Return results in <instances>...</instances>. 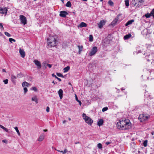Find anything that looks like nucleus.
<instances>
[{
    "instance_id": "nucleus-7",
    "label": "nucleus",
    "mask_w": 154,
    "mask_h": 154,
    "mask_svg": "<svg viewBox=\"0 0 154 154\" xmlns=\"http://www.w3.org/2000/svg\"><path fill=\"white\" fill-rule=\"evenodd\" d=\"M97 49H92L89 53V56H92L94 55L97 52Z\"/></svg>"
},
{
    "instance_id": "nucleus-55",
    "label": "nucleus",
    "mask_w": 154,
    "mask_h": 154,
    "mask_svg": "<svg viewBox=\"0 0 154 154\" xmlns=\"http://www.w3.org/2000/svg\"><path fill=\"white\" fill-rule=\"evenodd\" d=\"M56 150L57 151L59 152H63V151H60V150H57V149H56Z\"/></svg>"
},
{
    "instance_id": "nucleus-57",
    "label": "nucleus",
    "mask_w": 154,
    "mask_h": 154,
    "mask_svg": "<svg viewBox=\"0 0 154 154\" xmlns=\"http://www.w3.org/2000/svg\"><path fill=\"white\" fill-rule=\"evenodd\" d=\"M52 83H54V85H55V84H57V82H56V83H55L54 81H53L52 82Z\"/></svg>"
},
{
    "instance_id": "nucleus-10",
    "label": "nucleus",
    "mask_w": 154,
    "mask_h": 154,
    "mask_svg": "<svg viewBox=\"0 0 154 154\" xmlns=\"http://www.w3.org/2000/svg\"><path fill=\"white\" fill-rule=\"evenodd\" d=\"M68 14V13L66 11H61L60 12V16L63 17H65Z\"/></svg>"
},
{
    "instance_id": "nucleus-34",
    "label": "nucleus",
    "mask_w": 154,
    "mask_h": 154,
    "mask_svg": "<svg viewBox=\"0 0 154 154\" xmlns=\"http://www.w3.org/2000/svg\"><path fill=\"white\" fill-rule=\"evenodd\" d=\"M97 147L99 149H101L102 148V146L100 143H99L97 145Z\"/></svg>"
},
{
    "instance_id": "nucleus-43",
    "label": "nucleus",
    "mask_w": 154,
    "mask_h": 154,
    "mask_svg": "<svg viewBox=\"0 0 154 154\" xmlns=\"http://www.w3.org/2000/svg\"><path fill=\"white\" fill-rule=\"evenodd\" d=\"M5 84H7L8 83V79H6L3 81Z\"/></svg>"
},
{
    "instance_id": "nucleus-48",
    "label": "nucleus",
    "mask_w": 154,
    "mask_h": 154,
    "mask_svg": "<svg viewBox=\"0 0 154 154\" xmlns=\"http://www.w3.org/2000/svg\"><path fill=\"white\" fill-rule=\"evenodd\" d=\"M82 49H79V51L78 52V53L79 54H81V51H82Z\"/></svg>"
},
{
    "instance_id": "nucleus-23",
    "label": "nucleus",
    "mask_w": 154,
    "mask_h": 154,
    "mask_svg": "<svg viewBox=\"0 0 154 154\" xmlns=\"http://www.w3.org/2000/svg\"><path fill=\"white\" fill-rule=\"evenodd\" d=\"M66 6L68 7H70L71 6V4L70 1H68L66 5Z\"/></svg>"
},
{
    "instance_id": "nucleus-36",
    "label": "nucleus",
    "mask_w": 154,
    "mask_h": 154,
    "mask_svg": "<svg viewBox=\"0 0 154 154\" xmlns=\"http://www.w3.org/2000/svg\"><path fill=\"white\" fill-rule=\"evenodd\" d=\"M57 75L59 77H62V78H64V77L63 76V75L62 74L60 73H57Z\"/></svg>"
},
{
    "instance_id": "nucleus-42",
    "label": "nucleus",
    "mask_w": 154,
    "mask_h": 154,
    "mask_svg": "<svg viewBox=\"0 0 154 154\" xmlns=\"http://www.w3.org/2000/svg\"><path fill=\"white\" fill-rule=\"evenodd\" d=\"M23 90L24 91V93L26 94L27 92L28 91L27 88L26 87L24 88Z\"/></svg>"
},
{
    "instance_id": "nucleus-44",
    "label": "nucleus",
    "mask_w": 154,
    "mask_h": 154,
    "mask_svg": "<svg viewBox=\"0 0 154 154\" xmlns=\"http://www.w3.org/2000/svg\"><path fill=\"white\" fill-rule=\"evenodd\" d=\"M0 26L1 27V30H3L4 29V28L2 24L1 23H0Z\"/></svg>"
},
{
    "instance_id": "nucleus-2",
    "label": "nucleus",
    "mask_w": 154,
    "mask_h": 154,
    "mask_svg": "<svg viewBox=\"0 0 154 154\" xmlns=\"http://www.w3.org/2000/svg\"><path fill=\"white\" fill-rule=\"evenodd\" d=\"M48 45L49 47H54L56 46L57 41L54 36H49L47 38Z\"/></svg>"
},
{
    "instance_id": "nucleus-49",
    "label": "nucleus",
    "mask_w": 154,
    "mask_h": 154,
    "mask_svg": "<svg viewBox=\"0 0 154 154\" xmlns=\"http://www.w3.org/2000/svg\"><path fill=\"white\" fill-rule=\"evenodd\" d=\"M52 76L53 77H55L56 79L57 77L55 75L54 73L52 74Z\"/></svg>"
},
{
    "instance_id": "nucleus-59",
    "label": "nucleus",
    "mask_w": 154,
    "mask_h": 154,
    "mask_svg": "<svg viewBox=\"0 0 154 154\" xmlns=\"http://www.w3.org/2000/svg\"><path fill=\"white\" fill-rule=\"evenodd\" d=\"M79 143H80L79 142H75V144H77Z\"/></svg>"
},
{
    "instance_id": "nucleus-13",
    "label": "nucleus",
    "mask_w": 154,
    "mask_h": 154,
    "mask_svg": "<svg viewBox=\"0 0 154 154\" xmlns=\"http://www.w3.org/2000/svg\"><path fill=\"white\" fill-rule=\"evenodd\" d=\"M11 80L12 82L13 83H14L15 82L16 79L17 78L16 77L13 75H11Z\"/></svg>"
},
{
    "instance_id": "nucleus-56",
    "label": "nucleus",
    "mask_w": 154,
    "mask_h": 154,
    "mask_svg": "<svg viewBox=\"0 0 154 154\" xmlns=\"http://www.w3.org/2000/svg\"><path fill=\"white\" fill-rule=\"evenodd\" d=\"M2 71L3 72H6V71L5 70V69H2Z\"/></svg>"
},
{
    "instance_id": "nucleus-47",
    "label": "nucleus",
    "mask_w": 154,
    "mask_h": 154,
    "mask_svg": "<svg viewBox=\"0 0 154 154\" xmlns=\"http://www.w3.org/2000/svg\"><path fill=\"white\" fill-rule=\"evenodd\" d=\"M32 89L34 91H37V89L35 87H33L32 88Z\"/></svg>"
},
{
    "instance_id": "nucleus-24",
    "label": "nucleus",
    "mask_w": 154,
    "mask_h": 154,
    "mask_svg": "<svg viewBox=\"0 0 154 154\" xmlns=\"http://www.w3.org/2000/svg\"><path fill=\"white\" fill-rule=\"evenodd\" d=\"M108 4L110 6H113L114 5V3L111 0H109L108 2Z\"/></svg>"
},
{
    "instance_id": "nucleus-32",
    "label": "nucleus",
    "mask_w": 154,
    "mask_h": 154,
    "mask_svg": "<svg viewBox=\"0 0 154 154\" xmlns=\"http://www.w3.org/2000/svg\"><path fill=\"white\" fill-rule=\"evenodd\" d=\"M93 37L92 35H90L89 37V41L90 42H92L93 40Z\"/></svg>"
},
{
    "instance_id": "nucleus-19",
    "label": "nucleus",
    "mask_w": 154,
    "mask_h": 154,
    "mask_svg": "<svg viewBox=\"0 0 154 154\" xmlns=\"http://www.w3.org/2000/svg\"><path fill=\"white\" fill-rule=\"evenodd\" d=\"M22 85L23 87H24L25 86L28 87L29 86V84L27 82H24L23 83Z\"/></svg>"
},
{
    "instance_id": "nucleus-61",
    "label": "nucleus",
    "mask_w": 154,
    "mask_h": 154,
    "mask_svg": "<svg viewBox=\"0 0 154 154\" xmlns=\"http://www.w3.org/2000/svg\"><path fill=\"white\" fill-rule=\"evenodd\" d=\"M66 121L65 120H64L63 122V123L64 124V123H65L66 122Z\"/></svg>"
},
{
    "instance_id": "nucleus-38",
    "label": "nucleus",
    "mask_w": 154,
    "mask_h": 154,
    "mask_svg": "<svg viewBox=\"0 0 154 154\" xmlns=\"http://www.w3.org/2000/svg\"><path fill=\"white\" fill-rule=\"evenodd\" d=\"M108 109V107H106L103 108L102 109V111L103 112L106 111Z\"/></svg>"
},
{
    "instance_id": "nucleus-15",
    "label": "nucleus",
    "mask_w": 154,
    "mask_h": 154,
    "mask_svg": "<svg viewBox=\"0 0 154 154\" xmlns=\"http://www.w3.org/2000/svg\"><path fill=\"white\" fill-rule=\"evenodd\" d=\"M44 135L43 134L41 135L39 137L38 139V141H42L44 138Z\"/></svg>"
},
{
    "instance_id": "nucleus-31",
    "label": "nucleus",
    "mask_w": 154,
    "mask_h": 154,
    "mask_svg": "<svg viewBox=\"0 0 154 154\" xmlns=\"http://www.w3.org/2000/svg\"><path fill=\"white\" fill-rule=\"evenodd\" d=\"M151 16L152 15L150 13V14L148 13L145 14V17L147 18Z\"/></svg>"
},
{
    "instance_id": "nucleus-54",
    "label": "nucleus",
    "mask_w": 154,
    "mask_h": 154,
    "mask_svg": "<svg viewBox=\"0 0 154 154\" xmlns=\"http://www.w3.org/2000/svg\"><path fill=\"white\" fill-rule=\"evenodd\" d=\"M57 79V80L60 82L61 81V80L60 79L58 78V77H57V78H56Z\"/></svg>"
},
{
    "instance_id": "nucleus-58",
    "label": "nucleus",
    "mask_w": 154,
    "mask_h": 154,
    "mask_svg": "<svg viewBox=\"0 0 154 154\" xmlns=\"http://www.w3.org/2000/svg\"><path fill=\"white\" fill-rule=\"evenodd\" d=\"M44 132H46L48 131V130L47 129H45L44 130Z\"/></svg>"
},
{
    "instance_id": "nucleus-64",
    "label": "nucleus",
    "mask_w": 154,
    "mask_h": 154,
    "mask_svg": "<svg viewBox=\"0 0 154 154\" xmlns=\"http://www.w3.org/2000/svg\"><path fill=\"white\" fill-rule=\"evenodd\" d=\"M68 119H69V120L70 121V120H71V119L70 118H68Z\"/></svg>"
},
{
    "instance_id": "nucleus-27",
    "label": "nucleus",
    "mask_w": 154,
    "mask_h": 154,
    "mask_svg": "<svg viewBox=\"0 0 154 154\" xmlns=\"http://www.w3.org/2000/svg\"><path fill=\"white\" fill-rule=\"evenodd\" d=\"M0 128H2L3 129L4 131H5L6 132H8V129H7L5 127L2 125V126Z\"/></svg>"
},
{
    "instance_id": "nucleus-45",
    "label": "nucleus",
    "mask_w": 154,
    "mask_h": 154,
    "mask_svg": "<svg viewBox=\"0 0 154 154\" xmlns=\"http://www.w3.org/2000/svg\"><path fill=\"white\" fill-rule=\"evenodd\" d=\"M50 108L48 106H47L46 107V110L47 112H49Z\"/></svg>"
},
{
    "instance_id": "nucleus-8",
    "label": "nucleus",
    "mask_w": 154,
    "mask_h": 154,
    "mask_svg": "<svg viewBox=\"0 0 154 154\" xmlns=\"http://www.w3.org/2000/svg\"><path fill=\"white\" fill-rule=\"evenodd\" d=\"M8 11L7 8H3L0 7V14H6Z\"/></svg>"
},
{
    "instance_id": "nucleus-9",
    "label": "nucleus",
    "mask_w": 154,
    "mask_h": 154,
    "mask_svg": "<svg viewBox=\"0 0 154 154\" xmlns=\"http://www.w3.org/2000/svg\"><path fill=\"white\" fill-rule=\"evenodd\" d=\"M35 65L37 66L38 69H39L41 68V65L40 62L37 60H34L33 61Z\"/></svg>"
},
{
    "instance_id": "nucleus-29",
    "label": "nucleus",
    "mask_w": 154,
    "mask_h": 154,
    "mask_svg": "<svg viewBox=\"0 0 154 154\" xmlns=\"http://www.w3.org/2000/svg\"><path fill=\"white\" fill-rule=\"evenodd\" d=\"M125 5L126 6L128 7L129 5V0H125Z\"/></svg>"
},
{
    "instance_id": "nucleus-60",
    "label": "nucleus",
    "mask_w": 154,
    "mask_h": 154,
    "mask_svg": "<svg viewBox=\"0 0 154 154\" xmlns=\"http://www.w3.org/2000/svg\"><path fill=\"white\" fill-rule=\"evenodd\" d=\"M154 134V131L152 132H151V134L152 135H153Z\"/></svg>"
},
{
    "instance_id": "nucleus-62",
    "label": "nucleus",
    "mask_w": 154,
    "mask_h": 154,
    "mask_svg": "<svg viewBox=\"0 0 154 154\" xmlns=\"http://www.w3.org/2000/svg\"><path fill=\"white\" fill-rule=\"evenodd\" d=\"M78 47H79V48H82V46L81 47H80L79 46H78Z\"/></svg>"
},
{
    "instance_id": "nucleus-41",
    "label": "nucleus",
    "mask_w": 154,
    "mask_h": 154,
    "mask_svg": "<svg viewBox=\"0 0 154 154\" xmlns=\"http://www.w3.org/2000/svg\"><path fill=\"white\" fill-rule=\"evenodd\" d=\"M150 14L153 17V15H154V8L152 9V10L150 12Z\"/></svg>"
},
{
    "instance_id": "nucleus-11",
    "label": "nucleus",
    "mask_w": 154,
    "mask_h": 154,
    "mask_svg": "<svg viewBox=\"0 0 154 154\" xmlns=\"http://www.w3.org/2000/svg\"><path fill=\"white\" fill-rule=\"evenodd\" d=\"M19 53L21 57L22 58H24L25 56V52L23 49H20Z\"/></svg>"
},
{
    "instance_id": "nucleus-40",
    "label": "nucleus",
    "mask_w": 154,
    "mask_h": 154,
    "mask_svg": "<svg viewBox=\"0 0 154 154\" xmlns=\"http://www.w3.org/2000/svg\"><path fill=\"white\" fill-rule=\"evenodd\" d=\"M5 34L6 35H7L8 37H10L11 36V35H10V34H9V33H8L7 32H5Z\"/></svg>"
},
{
    "instance_id": "nucleus-26",
    "label": "nucleus",
    "mask_w": 154,
    "mask_h": 154,
    "mask_svg": "<svg viewBox=\"0 0 154 154\" xmlns=\"http://www.w3.org/2000/svg\"><path fill=\"white\" fill-rule=\"evenodd\" d=\"M32 101H35L37 103L38 102L37 99L36 97H32Z\"/></svg>"
},
{
    "instance_id": "nucleus-46",
    "label": "nucleus",
    "mask_w": 154,
    "mask_h": 154,
    "mask_svg": "<svg viewBox=\"0 0 154 154\" xmlns=\"http://www.w3.org/2000/svg\"><path fill=\"white\" fill-rule=\"evenodd\" d=\"M2 142L3 143H8V141L6 140H2Z\"/></svg>"
},
{
    "instance_id": "nucleus-28",
    "label": "nucleus",
    "mask_w": 154,
    "mask_h": 154,
    "mask_svg": "<svg viewBox=\"0 0 154 154\" xmlns=\"http://www.w3.org/2000/svg\"><path fill=\"white\" fill-rule=\"evenodd\" d=\"M14 129L16 131V132H17L18 135L19 136H20V134L19 131V130H18V129L17 127H15L14 128Z\"/></svg>"
},
{
    "instance_id": "nucleus-63",
    "label": "nucleus",
    "mask_w": 154,
    "mask_h": 154,
    "mask_svg": "<svg viewBox=\"0 0 154 154\" xmlns=\"http://www.w3.org/2000/svg\"><path fill=\"white\" fill-rule=\"evenodd\" d=\"M125 90V89H124V88H121V90L122 91H123V90Z\"/></svg>"
},
{
    "instance_id": "nucleus-16",
    "label": "nucleus",
    "mask_w": 154,
    "mask_h": 154,
    "mask_svg": "<svg viewBox=\"0 0 154 154\" xmlns=\"http://www.w3.org/2000/svg\"><path fill=\"white\" fill-rule=\"evenodd\" d=\"M87 26V24L85 23L82 22L79 25V26L82 28L83 27H86Z\"/></svg>"
},
{
    "instance_id": "nucleus-39",
    "label": "nucleus",
    "mask_w": 154,
    "mask_h": 154,
    "mask_svg": "<svg viewBox=\"0 0 154 154\" xmlns=\"http://www.w3.org/2000/svg\"><path fill=\"white\" fill-rule=\"evenodd\" d=\"M9 41L10 42L12 43V42H15L16 40L12 38H9Z\"/></svg>"
},
{
    "instance_id": "nucleus-20",
    "label": "nucleus",
    "mask_w": 154,
    "mask_h": 154,
    "mask_svg": "<svg viewBox=\"0 0 154 154\" xmlns=\"http://www.w3.org/2000/svg\"><path fill=\"white\" fill-rule=\"evenodd\" d=\"M70 67L69 66H67L63 69V72L64 73L68 72L70 69Z\"/></svg>"
},
{
    "instance_id": "nucleus-25",
    "label": "nucleus",
    "mask_w": 154,
    "mask_h": 154,
    "mask_svg": "<svg viewBox=\"0 0 154 154\" xmlns=\"http://www.w3.org/2000/svg\"><path fill=\"white\" fill-rule=\"evenodd\" d=\"M75 100H76L79 102V104L80 106H81L82 104V103L81 101L79 100L78 98L77 97L76 94H75Z\"/></svg>"
},
{
    "instance_id": "nucleus-14",
    "label": "nucleus",
    "mask_w": 154,
    "mask_h": 154,
    "mask_svg": "<svg viewBox=\"0 0 154 154\" xmlns=\"http://www.w3.org/2000/svg\"><path fill=\"white\" fill-rule=\"evenodd\" d=\"M58 94L60 97V99H61L63 97V91L62 89H60L58 92Z\"/></svg>"
},
{
    "instance_id": "nucleus-21",
    "label": "nucleus",
    "mask_w": 154,
    "mask_h": 154,
    "mask_svg": "<svg viewBox=\"0 0 154 154\" xmlns=\"http://www.w3.org/2000/svg\"><path fill=\"white\" fill-rule=\"evenodd\" d=\"M131 34H128V35H126L124 36V39L125 40H127L129 38H130L131 37Z\"/></svg>"
},
{
    "instance_id": "nucleus-33",
    "label": "nucleus",
    "mask_w": 154,
    "mask_h": 154,
    "mask_svg": "<svg viewBox=\"0 0 154 154\" xmlns=\"http://www.w3.org/2000/svg\"><path fill=\"white\" fill-rule=\"evenodd\" d=\"M147 140H145L143 143V145L144 147H146L147 146Z\"/></svg>"
},
{
    "instance_id": "nucleus-35",
    "label": "nucleus",
    "mask_w": 154,
    "mask_h": 154,
    "mask_svg": "<svg viewBox=\"0 0 154 154\" xmlns=\"http://www.w3.org/2000/svg\"><path fill=\"white\" fill-rule=\"evenodd\" d=\"M141 51L140 50H139L138 51H134L133 53L134 54H137L139 53H141Z\"/></svg>"
},
{
    "instance_id": "nucleus-6",
    "label": "nucleus",
    "mask_w": 154,
    "mask_h": 154,
    "mask_svg": "<svg viewBox=\"0 0 154 154\" xmlns=\"http://www.w3.org/2000/svg\"><path fill=\"white\" fill-rule=\"evenodd\" d=\"M120 15H121V14H119L118 15L117 17H116V18H115L114 19V20L112 21L111 23V25H112V26H114L116 25V24L117 23V22H118V21L119 19V16H120Z\"/></svg>"
},
{
    "instance_id": "nucleus-30",
    "label": "nucleus",
    "mask_w": 154,
    "mask_h": 154,
    "mask_svg": "<svg viewBox=\"0 0 154 154\" xmlns=\"http://www.w3.org/2000/svg\"><path fill=\"white\" fill-rule=\"evenodd\" d=\"M131 3L134 6L136 5V4H137L135 0H132Z\"/></svg>"
},
{
    "instance_id": "nucleus-17",
    "label": "nucleus",
    "mask_w": 154,
    "mask_h": 154,
    "mask_svg": "<svg viewBox=\"0 0 154 154\" xmlns=\"http://www.w3.org/2000/svg\"><path fill=\"white\" fill-rule=\"evenodd\" d=\"M134 21V20L133 19L129 20L125 24V26H127L131 24Z\"/></svg>"
},
{
    "instance_id": "nucleus-22",
    "label": "nucleus",
    "mask_w": 154,
    "mask_h": 154,
    "mask_svg": "<svg viewBox=\"0 0 154 154\" xmlns=\"http://www.w3.org/2000/svg\"><path fill=\"white\" fill-rule=\"evenodd\" d=\"M137 3V5H140V4L143 3V0H135Z\"/></svg>"
},
{
    "instance_id": "nucleus-3",
    "label": "nucleus",
    "mask_w": 154,
    "mask_h": 154,
    "mask_svg": "<svg viewBox=\"0 0 154 154\" xmlns=\"http://www.w3.org/2000/svg\"><path fill=\"white\" fill-rule=\"evenodd\" d=\"M82 117L83 119L85 121L86 123L89 125H91L93 122V120L89 117L86 116V115L83 113L82 114Z\"/></svg>"
},
{
    "instance_id": "nucleus-5",
    "label": "nucleus",
    "mask_w": 154,
    "mask_h": 154,
    "mask_svg": "<svg viewBox=\"0 0 154 154\" xmlns=\"http://www.w3.org/2000/svg\"><path fill=\"white\" fill-rule=\"evenodd\" d=\"M20 19L21 22L22 24L25 25L27 23V20L25 16L23 15H20Z\"/></svg>"
},
{
    "instance_id": "nucleus-4",
    "label": "nucleus",
    "mask_w": 154,
    "mask_h": 154,
    "mask_svg": "<svg viewBox=\"0 0 154 154\" xmlns=\"http://www.w3.org/2000/svg\"><path fill=\"white\" fill-rule=\"evenodd\" d=\"M149 117V116H145L144 114H142L139 115L138 119L141 122H146Z\"/></svg>"
},
{
    "instance_id": "nucleus-1",
    "label": "nucleus",
    "mask_w": 154,
    "mask_h": 154,
    "mask_svg": "<svg viewBox=\"0 0 154 154\" xmlns=\"http://www.w3.org/2000/svg\"><path fill=\"white\" fill-rule=\"evenodd\" d=\"M131 123L129 120H122L118 122L117 127L118 129L122 130H126L130 128Z\"/></svg>"
},
{
    "instance_id": "nucleus-51",
    "label": "nucleus",
    "mask_w": 154,
    "mask_h": 154,
    "mask_svg": "<svg viewBox=\"0 0 154 154\" xmlns=\"http://www.w3.org/2000/svg\"><path fill=\"white\" fill-rule=\"evenodd\" d=\"M67 150L66 149L64 150L63 152H64V153H66L67 152Z\"/></svg>"
},
{
    "instance_id": "nucleus-18",
    "label": "nucleus",
    "mask_w": 154,
    "mask_h": 154,
    "mask_svg": "<svg viewBox=\"0 0 154 154\" xmlns=\"http://www.w3.org/2000/svg\"><path fill=\"white\" fill-rule=\"evenodd\" d=\"M103 123V121L102 119H100L97 122V125L99 126H100L102 125Z\"/></svg>"
},
{
    "instance_id": "nucleus-50",
    "label": "nucleus",
    "mask_w": 154,
    "mask_h": 154,
    "mask_svg": "<svg viewBox=\"0 0 154 154\" xmlns=\"http://www.w3.org/2000/svg\"><path fill=\"white\" fill-rule=\"evenodd\" d=\"M47 65L49 68H51L52 66V65L49 64H48Z\"/></svg>"
},
{
    "instance_id": "nucleus-53",
    "label": "nucleus",
    "mask_w": 154,
    "mask_h": 154,
    "mask_svg": "<svg viewBox=\"0 0 154 154\" xmlns=\"http://www.w3.org/2000/svg\"><path fill=\"white\" fill-rule=\"evenodd\" d=\"M110 143H111V142H106V145H109V144H110Z\"/></svg>"
},
{
    "instance_id": "nucleus-12",
    "label": "nucleus",
    "mask_w": 154,
    "mask_h": 154,
    "mask_svg": "<svg viewBox=\"0 0 154 154\" xmlns=\"http://www.w3.org/2000/svg\"><path fill=\"white\" fill-rule=\"evenodd\" d=\"M105 23V21L104 20H101L100 22L98 23V27L100 28H102Z\"/></svg>"
},
{
    "instance_id": "nucleus-52",
    "label": "nucleus",
    "mask_w": 154,
    "mask_h": 154,
    "mask_svg": "<svg viewBox=\"0 0 154 154\" xmlns=\"http://www.w3.org/2000/svg\"><path fill=\"white\" fill-rule=\"evenodd\" d=\"M104 56H105V55L104 54H103V55H101V54H100L99 55V57H104Z\"/></svg>"
},
{
    "instance_id": "nucleus-37",
    "label": "nucleus",
    "mask_w": 154,
    "mask_h": 154,
    "mask_svg": "<svg viewBox=\"0 0 154 154\" xmlns=\"http://www.w3.org/2000/svg\"><path fill=\"white\" fill-rule=\"evenodd\" d=\"M23 75L21 73H20L19 74H18L17 75V77L18 78L21 77H23Z\"/></svg>"
}]
</instances>
